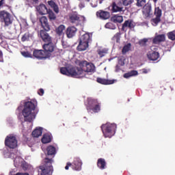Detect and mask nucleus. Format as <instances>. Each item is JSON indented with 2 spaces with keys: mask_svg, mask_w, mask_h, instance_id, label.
Here are the masks:
<instances>
[{
  "mask_svg": "<svg viewBox=\"0 0 175 175\" xmlns=\"http://www.w3.org/2000/svg\"><path fill=\"white\" fill-rule=\"evenodd\" d=\"M33 57L39 60H44L47 59V58H50V54L46 53V51L42 49H34L33 51Z\"/></svg>",
  "mask_w": 175,
  "mask_h": 175,
  "instance_id": "8",
  "label": "nucleus"
},
{
  "mask_svg": "<svg viewBox=\"0 0 175 175\" xmlns=\"http://www.w3.org/2000/svg\"><path fill=\"white\" fill-rule=\"evenodd\" d=\"M42 49L46 54H49L51 55V53H53L54 51V49H55V46L53 43V41L46 42V44H44L42 46Z\"/></svg>",
  "mask_w": 175,
  "mask_h": 175,
  "instance_id": "12",
  "label": "nucleus"
},
{
  "mask_svg": "<svg viewBox=\"0 0 175 175\" xmlns=\"http://www.w3.org/2000/svg\"><path fill=\"white\" fill-rule=\"evenodd\" d=\"M1 41H2V37L0 35V42H1Z\"/></svg>",
  "mask_w": 175,
  "mask_h": 175,
  "instance_id": "55",
  "label": "nucleus"
},
{
  "mask_svg": "<svg viewBox=\"0 0 175 175\" xmlns=\"http://www.w3.org/2000/svg\"><path fill=\"white\" fill-rule=\"evenodd\" d=\"M126 10V8H124L122 5V1L119 0L118 1H113L111 4V11L113 13H124Z\"/></svg>",
  "mask_w": 175,
  "mask_h": 175,
  "instance_id": "9",
  "label": "nucleus"
},
{
  "mask_svg": "<svg viewBox=\"0 0 175 175\" xmlns=\"http://www.w3.org/2000/svg\"><path fill=\"white\" fill-rule=\"evenodd\" d=\"M0 62H3V53L0 51Z\"/></svg>",
  "mask_w": 175,
  "mask_h": 175,
  "instance_id": "48",
  "label": "nucleus"
},
{
  "mask_svg": "<svg viewBox=\"0 0 175 175\" xmlns=\"http://www.w3.org/2000/svg\"><path fill=\"white\" fill-rule=\"evenodd\" d=\"M70 166H72L71 163H67V164H66V167H65V170H69V167H70Z\"/></svg>",
  "mask_w": 175,
  "mask_h": 175,
  "instance_id": "50",
  "label": "nucleus"
},
{
  "mask_svg": "<svg viewBox=\"0 0 175 175\" xmlns=\"http://www.w3.org/2000/svg\"><path fill=\"white\" fill-rule=\"evenodd\" d=\"M159 57V53L157 51H152L147 53V57L148 59H150V61H158Z\"/></svg>",
  "mask_w": 175,
  "mask_h": 175,
  "instance_id": "18",
  "label": "nucleus"
},
{
  "mask_svg": "<svg viewBox=\"0 0 175 175\" xmlns=\"http://www.w3.org/2000/svg\"><path fill=\"white\" fill-rule=\"evenodd\" d=\"M137 75H139L137 70H133L129 72L124 74L123 77H124V79H129V77H133V76H137Z\"/></svg>",
  "mask_w": 175,
  "mask_h": 175,
  "instance_id": "30",
  "label": "nucleus"
},
{
  "mask_svg": "<svg viewBox=\"0 0 175 175\" xmlns=\"http://www.w3.org/2000/svg\"><path fill=\"white\" fill-rule=\"evenodd\" d=\"M46 14H48V17L50 20V21H55V20H57V16L55 14H54V12L51 10H49Z\"/></svg>",
  "mask_w": 175,
  "mask_h": 175,
  "instance_id": "32",
  "label": "nucleus"
},
{
  "mask_svg": "<svg viewBox=\"0 0 175 175\" xmlns=\"http://www.w3.org/2000/svg\"><path fill=\"white\" fill-rule=\"evenodd\" d=\"M97 53L100 58L102 57H105L106 54H107V49H99L97 51Z\"/></svg>",
  "mask_w": 175,
  "mask_h": 175,
  "instance_id": "37",
  "label": "nucleus"
},
{
  "mask_svg": "<svg viewBox=\"0 0 175 175\" xmlns=\"http://www.w3.org/2000/svg\"><path fill=\"white\" fill-rule=\"evenodd\" d=\"M81 70H79L77 67H72L68 69L66 67H62L60 68V72L62 75H65L66 76H70L71 77H76L78 79L79 75H80Z\"/></svg>",
  "mask_w": 175,
  "mask_h": 175,
  "instance_id": "6",
  "label": "nucleus"
},
{
  "mask_svg": "<svg viewBox=\"0 0 175 175\" xmlns=\"http://www.w3.org/2000/svg\"><path fill=\"white\" fill-rule=\"evenodd\" d=\"M96 81L99 84H103V85H110L111 84H114V79L110 80L98 77L96 79Z\"/></svg>",
  "mask_w": 175,
  "mask_h": 175,
  "instance_id": "21",
  "label": "nucleus"
},
{
  "mask_svg": "<svg viewBox=\"0 0 175 175\" xmlns=\"http://www.w3.org/2000/svg\"><path fill=\"white\" fill-rule=\"evenodd\" d=\"M77 32V28H76L74 26H71V27H68L66 29V34L67 38L70 39L71 38H73V36H75V35H76Z\"/></svg>",
  "mask_w": 175,
  "mask_h": 175,
  "instance_id": "15",
  "label": "nucleus"
},
{
  "mask_svg": "<svg viewBox=\"0 0 175 175\" xmlns=\"http://www.w3.org/2000/svg\"><path fill=\"white\" fill-rule=\"evenodd\" d=\"M81 160H80V158L79 157H75L74 159V161L72 163V167L73 169V170H81Z\"/></svg>",
  "mask_w": 175,
  "mask_h": 175,
  "instance_id": "16",
  "label": "nucleus"
},
{
  "mask_svg": "<svg viewBox=\"0 0 175 175\" xmlns=\"http://www.w3.org/2000/svg\"><path fill=\"white\" fill-rule=\"evenodd\" d=\"M166 40V36L165 34H159L156 36L152 40V43L154 44H158V43H162Z\"/></svg>",
  "mask_w": 175,
  "mask_h": 175,
  "instance_id": "20",
  "label": "nucleus"
},
{
  "mask_svg": "<svg viewBox=\"0 0 175 175\" xmlns=\"http://www.w3.org/2000/svg\"><path fill=\"white\" fill-rule=\"evenodd\" d=\"M33 102L27 101L24 103L22 114L26 122H32L36 117L35 109H36V105H38V102L36 100H33Z\"/></svg>",
  "mask_w": 175,
  "mask_h": 175,
  "instance_id": "1",
  "label": "nucleus"
},
{
  "mask_svg": "<svg viewBox=\"0 0 175 175\" xmlns=\"http://www.w3.org/2000/svg\"><path fill=\"white\" fill-rule=\"evenodd\" d=\"M38 95H40V96H43V95L44 94V90L40 88V90H38Z\"/></svg>",
  "mask_w": 175,
  "mask_h": 175,
  "instance_id": "46",
  "label": "nucleus"
},
{
  "mask_svg": "<svg viewBox=\"0 0 175 175\" xmlns=\"http://www.w3.org/2000/svg\"><path fill=\"white\" fill-rule=\"evenodd\" d=\"M96 15L100 20H109L110 18V12L102 10L97 11Z\"/></svg>",
  "mask_w": 175,
  "mask_h": 175,
  "instance_id": "13",
  "label": "nucleus"
},
{
  "mask_svg": "<svg viewBox=\"0 0 175 175\" xmlns=\"http://www.w3.org/2000/svg\"><path fill=\"white\" fill-rule=\"evenodd\" d=\"M21 54L23 57H25V58H32V54L28 51H22Z\"/></svg>",
  "mask_w": 175,
  "mask_h": 175,
  "instance_id": "42",
  "label": "nucleus"
},
{
  "mask_svg": "<svg viewBox=\"0 0 175 175\" xmlns=\"http://www.w3.org/2000/svg\"><path fill=\"white\" fill-rule=\"evenodd\" d=\"M0 18L2 23H5V27H9L13 23L10 14L5 10L0 12Z\"/></svg>",
  "mask_w": 175,
  "mask_h": 175,
  "instance_id": "11",
  "label": "nucleus"
},
{
  "mask_svg": "<svg viewBox=\"0 0 175 175\" xmlns=\"http://www.w3.org/2000/svg\"><path fill=\"white\" fill-rule=\"evenodd\" d=\"M161 22V17L156 16L150 20V23L153 27H157Z\"/></svg>",
  "mask_w": 175,
  "mask_h": 175,
  "instance_id": "34",
  "label": "nucleus"
},
{
  "mask_svg": "<svg viewBox=\"0 0 175 175\" xmlns=\"http://www.w3.org/2000/svg\"><path fill=\"white\" fill-rule=\"evenodd\" d=\"M153 1L154 2V3H157V2L158 1V0H153Z\"/></svg>",
  "mask_w": 175,
  "mask_h": 175,
  "instance_id": "54",
  "label": "nucleus"
},
{
  "mask_svg": "<svg viewBox=\"0 0 175 175\" xmlns=\"http://www.w3.org/2000/svg\"><path fill=\"white\" fill-rule=\"evenodd\" d=\"M154 16L156 17H162V10L159 8V7H157L154 8Z\"/></svg>",
  "mask_w": 175,
  "mask_h": 175,
  "instance_id": "36",
  "label": "nucleus"
},
{
  "mask_svg": "<svg viewBox=\"0 0 175 175\" xmlns=\"http://www.w3.org/2000/svg\"><path fill=\"white\" fill-rule=\"evenodd\" d=\"M69 20L72 24H78L80 23V15L77 14H70L69 15Z\"/></svg>",
  "mask_w": 175,
  "mask_h": 175,
  "instance_id": "23",
  "label": "nucleus"
},
{
  "mask_svg": "<svg viewBox=\"0 0 175 175\" xmlns=\"http://www.w3.org/2000/svg\"><path fill=\"white\" fill-rule=\"evenodd\" d=\"M87 49H88V44H87V42L79 41L77 46L78 51H85V50H87Z\"/></svg>",
  "mask_w": 175,
  "mask_h": 175,
  "instance_id": "27",
  "label": "nucleus"
},
{
  "mask_svg": "<svg viewBox=\"0 0 175 175\" xmlns=\"http://www.w3.org/2000/svg\"><path fill=\"white\" fill-rule=\"evenodd\" d=\"M46 154H47L46 158H49V157H51V159H53V158L55 157V154H57V150L55 149V147L53 146H48L46 148Z\"/></svg>",
  "mask_w": 175,
  "mask_h": 175,
  "instance_id": "19",
  "label": "nucleus"
},
{
  "mask_svg": "<svg viewBox=\"0 0 175 175\" xmlns=\"http://www.w3.org/2000/svg\"><path fill=\"white\" fill-rule=\"evenodd\" d=\"M43 144H47V143L51 142V135L50 134H44L41 139Z\"/></svg>",
  "mask_w": 175,
  "mask_h": 175,
  "instance_id": "31",
  "label": "nucleus"
},
{
  "mask_svg": "<svg viewBox=\"0 0 175 175\" xmlns=\"http://www.w3.org/2000/svg\"><path fill=\"white\" fill-rule=\"evenodd\" d=\"M142 73H144V75H146V73H148V70L146 68L142 69Z\"/></svg>",
  "mask_w": 175,
  "mask_h": 175,
  "instance_id": "53",
  "label": "nucleus"
},
{
  "mask_svg": "<svg viewBox=\"0 0 175 175\" xmlns=\"http://www.w3.org/2000/svg\"><path fill=\"white\" fill-rule=\"evenodd\" d=\"M137 3H135L136 6H137V8H143V6H144L146 4V3L147 2L146 0H136Z\"/></svg>",
  "mask_w": 175,
  "mask_h": 175,
  "instance_id": "38",
  "label": "nucleus"
},
{
  "mask_svg": "<svg viewBox=\"0 0 175 175\" xmlns=\"http://www.w3.org/2000/svg\"><path fill=\"white\" fill-rule=\"evenodd\" d=\"M5 146L8 148H17V138L12 135H8L5 139Z\"/></svg>",
  "mask_w": 175,
  "mask_h": 175,
  "instance_id": "10",
  "label": "nucleus"
},
{
  "mask_svg": "<svg viewBox=\"0 0 175 175\" xmlns=\"http://www.w3.org/2000/svg\"><path fill=\"white\" fill-rule=\"evenodd\" d=\"M111 21L113 23H118L119 24H121L122 21H124V17L121 15L116 14L111 18Z\"/></svg>",
  "mask_w": 175,
  "mask_h": 175,
  "instance_id": "26",
  "label": "nucleus"
},
{
  "mask_svg": "<svg viewBox=\"0 0 175 175\" xmlns=\"http://www.w3.org/2000/svg\"><path fill=\"white\" fill-rule=\"evenodd\" d=\"M36 9L38 13H39V14H40L41 16L47 14V12H49V9H47L46 5L43 3H40L39 5H37L36 7Z\"/></svg>",
  "mask_w": 175,
  "mask_h": 175,
  "instance_id": "14",
  "label": "nucleus"
},
{
  "mask_svg": "<svg viewBox=\"0 0 175 175\" xmlns=\"http://www.w3.org/2000/svg\"><path fill=\"white\" fill-rule=\"evenodd\" d=\"M42 131L43 129L42 127L34 129L31 133L33 137H39V136H42Z\"/></svg>",
  "mask_w": 175,
  "mask_h": 175,
  "instance_id": "29",
  "label": "nucleus"
},
{
  "mask_svg": "<svg viewBox=\"0 0 175 175\" xmlns=\"http://www.w3.org/2000/svg\"><path fill=\"white\" fill-rule=\"evenodd\" d=\"M121 2L123 6H129V5H132V0H121Z\"/></svg>",
  "mask_w": 175,
  "mask_h": 175,
  "instance_id": "43",
  "label": "nucleus"
},
{
  "mask_svg": "<svg viewBox=\"0 0 175 175\" xmlns=\"http://www.w3.org/2000/svg\"><path fill=\"white\" fill-rule=\"evenodd\" d=\"M40 22L41 24V27H42L44 30H40L39 35L45 43L47 42H51V36H50V34H49V31H50V25L49 24V20L47 19V17L46 16H42L40 18Z\"/></svg>",
  "mask_w": 175,
  "mask_h": 175,
  "instance_id": "2",
  "label": "nucleus"
},
{
  "mask_svg": "<svg viewBox=\"0 0 175 175\" xmlns=\"http://www.w3.org/2000/svg\"><path fill=\"white\" fill-rule=\"evenodd\" d=\"M88 110H92L94 113H99L100 111V103L98 102L97 99L90 98L88 103Z\"/></svg>",
  "mask_w": 175,
  "mask_h": 175,
  "instance_id": "7",
  "label": "nucleus"
},
{
  "mask_svg": "<svg viewBox=\"0 0 175 175\" xmlns=\"http://www.w3.org/2000/svg\"><path fill=\"white\" fill-rule=\"evenodd\" d=\"M102 132L105 137H113L116 135V131H117V124L114 123H106L101 126Z\"/></svg>",
  "mask_w": 175,
  "mask_h": 175,
  "instance_id": "5",
  "label": "nucleus"
},
{
  "mask_svg": "<svg viewBox=\"0 0 175 175\" xmlns=\"http://www.w3.org/2000/svg\"><path fill=\"white\" fill-rule=\"evenodd\" d=\"M3 3H5V0H0V8L3 6Z\"/></svg>",
  "mask_w": 175,
  "mask_h": 175,
  "instance_id": "52",
  "label": "nucleus"
},
{
  "mask_svg": "<svg viewBox=\"0 0 175 175\" xmlns=\"http://www.w3.org/2000/svg\"><path fill=\"white\" fill-rule=\"evenodd\" d=\"M64 31H65V25H61L56 29V33H57L59 36H62V35H64Z\"/></svg>",
  "mask_w": 175,
  "mask_h": 175,
  "instance_id": "33",
  "label": "nucleus"
},
{
  "mask_svg": "<svg viewBox=\"0 0 175 175\" xmlns=\"http://www.w3.org/2000/svg\"><path fill=\"white\" fill-rule=\"evenodd\" d=\"M27 40H29V33H25L21 38L22 42H27Z\"/></svg>",
  "mask_w": 175,
  "mask_h": 175,
  "instance_id": "44",
  "label": "nucleus"
},
{
  "mask_svg": "<svg viewBox=\"0 0 175 175\" xmlns=\"http://www.w3.org/2000/svg\"><path fill=\"white\" fill-rule=\"evenodd\" d=\"M151 4L146 3L143 6L142 13L145 17H150L151 16Z\"/></svg>",
  "mask_w": 175,
  "mask_h": 175,
  "instance_id": "17",
  "label": "nucleus"
},
{
  "mask_svg": "<svg viewBox=\"0 0 175 175\" xmlns=\"http://www.w3.org/2000/svg\"><path fill=\"white\" fill-rule=\"evenodd\" d=\"M97 167L98 169H100V170H105L106 169V160L103 158H100L97 160Z\"/></svg>",
  "mask_w": 175,
  "mask_h": 175,
  "instance_id": "25",
  "label": "nucleus"
},
{
  "mask_svg": "<svg viewBox=\"0 0 175 175\" xmlns=\"http://www.w3.org/2000/svg\"><path fill=\"white\" fill-rule=\"evenodd\" d=\"M120 70H121V67L120 65H116L115 72H119Z\"/></svg>",
  "mask_w": 175,
  "mask_h": 175,
  "instance_id": "49",
  "label": "nucleus"
},
{
  "mask_svg": "<svg viewBox=\"0 0 175 175\" xmlns=\"http://www.w3.org/2000/svg\"><path fill=\"white\" fill-rule=\"evenodd\" d=\"M53 162L54 160L49 157L44 159V164L38 167V175H52L53 172Z\"/></svg>",
  "mask_w": 175,
  "mask_h": 175,
  "instance_id": "3",
  "label": "nucleus"
},
{
  "mask_svg": "<svg viewBox=\"0 0 175 175\" xmlns=\"http://www.w3.org/2000/svg\"><path fill=\"white\" fill-rule=\"evenodd\" d=\"M47 3L51 9L56 13V14H58L59 13V8H58V5L54 2V0H50L47 1Z\"/></svg>",
  "mask_w": 175,
  "mask_h": 175,
  "instance_id": "24",
  "label": "nucleus"
},
{
  "mask_svg": "<svg viewBox=\"0 0 175 175\" xmlns=\"http://www.w3.org/2000/svg\"><path fill=\"white\" fill-rule=\"evenodd\" d=\"M148 42V40L147 38H144L143 40H141L139 41V46H146V44Z\"/></svg>",
  "mask_w": 175,
  "mask_h": 175,
  "instance_id": "45",
  "label": "nucleus"
},
{
  "mask_svg": "<svg viewBox=\"0 0 175 175\" xmlns=\"http://www.w3.org/2000/svg\"><path fill=\"white\" fill-rule=\"evenodd\" d=\"M114 40H116V43H120V40L121 39V33H116L113 36Z\"/></svg>",
  "mask_w": 175,
  "mask_h": 175,
  "instance_id": "41",
  "label": "nucleus"
},
{
  "mask_svg": "<svg viewBox=\"0 0 175 175\" xmlns=\"http://www.w3.org/2000/svg\"><path fill=\"white\" fill-rule=\"evenodd\" d=\"M125 28H129V29H132L135 28V23H133V21L127 20L125 21L122 26V31H126Z\"/></svg>",
  "mask_w": 175,
  "mask_h": 175,
  "instance_id": "22",
  "label": "nucleus"
},
{
  "mask_svg": "<svg viewBox=\"0 0 175 175\" xmlns=\"http://www.w3.org/2000/svg\"><path fill=\"white\" fill-rule=\"evenodd\" d=\"M131 47H132V44L131 43H128L127 44L124 45L122 50V54H126L128 51L131 50Z\"/></svg>",
  "mask_w": 175,
  "mask_h": 175,
  "instance_id": "35",
  "label": "nucleus"
},
{
  "mask_svg": "<svg viewBox=\"0 0 175 175\" xmlns=\"http://www.w3.org/2000/svg\"><path fill=\"white\" fill-rule=\"evenodd\" d=\"M90 40H91L90 33L83 34L79 39V42H83L84 43H87L88 44L90 43Z\"/></svg>",
  "mask_w": 175,
  "mask_h": 175,
  "instance_id": "28",
  "label": "nucleus"
},
{
  "mask_svg": "<svg viewBox=\"0 0 175 175\" xmlns=\"http://www.w3.org/2000/svg\"><path fill=\"white\" fill-rule=\"evenodd\" d=\"M105 28H107L108 29H116V25H114L111 22H109V23H106Z\"/></svg>",
  "mask_w": 175,
  "mask_h": 175,
  "instance_id": "39",
  "label": "nucleus"
},
{
  "mask_svg": "<svg viewBox=\"0 0 175 175\" xmlns=\"http://www.w3.org/2000/svg\"><path fill=\"white\" fill-rule=\"evenodd\" d=\"M30 2L33 6H35V5H38V3H39V0H30Z\"/></svg>",
  "mask_w": 175,
  "mask_h": 175,
  "instance_id": "47",
  "label": "nucleus"
},
{
  "mask_svg": "<svg viewBox=\"0 0 175 175\" xmlns=\"http://www.w3.org/2000/svg\"><path fill=\"white\" fill-rule=\"evenodd\" d=\"M167 36L170 40H175V32L174 31H170L167 33Z\"/></svg>",
  "mask_w": 175,
  "mask_h": 175,
  "instance_id": "40",
  "label": "nucleus"
},
{
  "mask_svg": "<svg viewBox=\"0 0 175 175\" xmlns=\"http://www.w3.org/2000/svg\"><path fill=\"white\" fill-rule=\"evenodd\" d=\"M79 66L80 68L77 67V68L78 70H81V72L80 74H79L78 79H80V77H84V72H87L88 73H92L95 72V66L94 64L89 63L85 60L79 62Z\"/></svg>",
  "mask_w": 175,
  "mask_h": 175,
  "instance_id": "4",
  "label": "nucleus"
},
{
  "mask_svg": "<svg viewBox=\"0 0 175 175\" xmlns=\"http://www.w3.org/2000/svg\"><path fill=\"white\" fill-rule=\"evenodd\" d=\"M15 175H29V174H28L27 172H25V173L18 172Z\"/></svg>",
  "mask_w": 175,
  "mask_h": 175,
  "instance_id": "51",
  "label": "nucleus"
},
{
  "mask_svg": "<svg viewBox=\"0 0 175 175\" xmlns=\"http://www.w3.org/2000/svg\"><path fill=\"white\" fill-rule=\"evenodd\" d=\"M85 2H90L91 0H85Z\"/></svg>",
  "mask_w": 175,
  "mask_h": 175,
  "instance_id": "56",
  "label": "nucleus"
}]
</instances>
